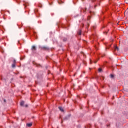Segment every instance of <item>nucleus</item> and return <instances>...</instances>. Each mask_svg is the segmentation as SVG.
Returning a JSON list of instances; mask_svg holds the SVG:
<instances>
[{
	"label": "nucleus",
	"mask_w": 128,
	"mask_h": 128,
	"mask_svg": "<svg viewBox=\"0 0 128 128\" xmlns=\"http://www.w3.org/2000/svg\"><path fill=\"white\" fill-rule=\"evenodd\" d=\"M40 50H44L46 52L50 50V48L46 46L40 47Z\"/></svg>",
	"instance_id": "f257e3e1"
},
{
	"label": "nucleus",
	"mask_w": 128,
	"mask_h": 128,
	"mask_svg": "<svg viewBox=\"0 0 128 128\" xmlns=\"http://www.w3.org/2000/svg\"><path fill=\"white\" fill-rule=\"evenodd\" d=\"M118 50H120V49L118 48V46H115V49H114V52L116 54V52H118Z\"/></svg>",
	"instance_id": "f03ea898"
},
{
	"label": "nucleus",
	"mask_w": 128,
	"mask_h": 128,
	"mask_svg": "<svg viewBox=\"0 0 128 128\" xmlns=\"http://www.w3.org/2000/svg\"><path fill=\"white\" fill-rule=\"evenodd\" d=\"M32 52H36V46H33L32 47Z\"/></svg>",
	"instance_id": "7ed1b4c3"
},
{
	"label": "nucleus",
	"mask_w": 128,
	"mask_h": 128,
	"mask_svg": "<svg viewBox=\"0 0 128 128\" xmlns=\"http://www.w3.org/2000/svg\"><path fill=\"white\" fill-rule=\"evenodd\" d=\"M24 6L25 8H26V6H30V4L26 2H25L24 4Z\"/></svg>",
	"instance_id": "20e7f679"
},
{
	"label": "nucleus",
	"mask_w": 128,
	"mask_h": 128,
	"mask_svg": "<svg viewBox=\"0 0 128 128\" xmlns=\"http://www.w3.org/2000/svg\"><path fill=\"white\" fill-rule=\"evenodd\" d=\"M59 110H60V112H64V108L62 107H59Z\"/></svg>",
	"instance_id": "39448f33"
},
{
	"label": "nucleus",
	"mask_w": 128,
	"mask_h": 128,
	"mask_svg": "<svg viewBox=\"0 0 128 128\" xmlns=\"http://www.w3.org/2000/svg\"><path fill=\"white\" fill-rule=\"evenodd\" d=\"M27 126H28V128H32V123L28 124Z\"/></svg>",
	"instance_id": "423d86ee"
},
{
	"label": "nucleus",
	"mask_w": 128,
	"mask_h": 128,
	"mask_svg": "<svg viewBox=\"0 0 128 128\" xmlns=\"http://www.w3.org/2000/svg\"><path fill=\"white\" fill-rule=\"evenodd\" d=\"M24 102L22 101L20 102V106H24Z\"/></svg>",
	"instance_id": "0eeeda50"
},
{
	"label": "nucleus",
	"mask_w": 128,
	"mask_h": 128,
	"mask_svg": "<svg viewBox=\"0 0 128 128\" xmlns=\"http://www.w3.org/2000/svg\"><path fill=\"white\" fill-rule=\"evenodd\" d=\"M81 12H86V8L85 9H82L81 10Z\"/></svg>",
	"instance_id": "6e6552de"
},
{
	"label": "nucleus",
	"mask_w": 128,
	"mask_h": 128,
	"mask_svg": "<svg viewBox=\"0 0 128 128\" xmlns=\"http://www.w3.org/2000/svg\"><path fill=\"white\" fill-rule=\"evenodd\" d=\"M78 34L79 36H82V30H79V31L78 32Z\"/></svg>",
	"instance_id": "1a4fd4ad"
},
{
	"label": "nucleus",
	"mask_w": 128,
	"mask_h": 128,
	"mask_svg": "<svg viewBox=\"0 0 128 128\" xmlns=\"http://www.w3.org/2000/svg\"><path fill=\"white\" fill-rule=\"evenodd\" d=\"M34 12H35V14H38V9H35Z\"/></svg>",
	"instance_id": "9d476101"
},
{
	"label": "nucleus",
	"mask_w": 128,
	"mask_h": 128,
	"mask_svg": "<svg viewBox=\"0 0 128 128\" xmlns=\"http://www.w3.org/2000/svg\"><path fill=\"white\" fill-rule=\"evenodd\" d=\"M99 72H102V68H100L98 69Z\"/></svg>",
	"instance_id": "9b49d317"
},
{
	"label": "nucleus",
	"mask_w": 128,
	"mask_h": 128,
	"mask_svg": "<svg viewBox=\"0 0 128 128\" xmlns=\"http://www.w3.org/2000/svg\"><path fill=\"white\" fill-rule=\"evenodd\" d=\"M90 14L92 16H94V15L95 14V13H94V12H90Z\"/></svg>",
	"instance_id": "f8f14e48"
},
{
	"label": "nucleus",
	"mask_w": 128,
	"mask_h": 128,
	"mask_svg": "<svg viewBox=\"0 0 128 128\" xmlns=\"http://www.w3.org/2000/svg\"><path fill=\"white\" fill-rule=\"evenodd\" d=\"M26 58V56H22L20 58L21 60H22Z\"/></svg>",
	"instance_id": "ddd939ff"
},
{
	"label": "nucleus",
	"mask_w": 128,
	"mask_h": 128,
	"mask_svg": "<svg viewBox=\"0 0 128 128\" xmlns=\"http://www.w3.org/2000/svg\"><path fill=\"white\" fill-rule=\"evenodd\" d=\"M36 66L37 68H42V65H40V64H37V65H36Z\"/></svg>",
	"instance_id": "4468645a"
},
{
	"label": "nucleus",
	"mask_w": 128,
	"mask_h": 128,
	"mask_svg": "<svg viewBox=\"0 0 128 128\" xmlns=\"http://www.w3.org/2000/svg\"><path fill=\"white\" fill-rule=\"evenodd\" d=\"M111 78H114V74H110Z\"/></svg>",
	"instance_id": "2eb2a0df"
},
{
	"label": "nucleus",
	"mask_w": 128,
	"mask_h": 128,
	"mask_svg": "<svg viewBox=\"0 0 128 128\" xmlns=\"http://www.w3.org/2000/svg\"><path fill=\"white\" fill-rule=\"evenodd\" d=\"M16 64V61L15 60H13V64Z\"/></svg>",
	"instance_id": "dca6fc26"
},
{
	"label": "nucleus",
	"mask_w": 128,
	"mask_h": 128,
	"mask_svg": "<svg viewBox=\"0 0 128 128\" xmlns=\"http://www.w3.org/2000/svg\"><path fill=\"white\" fill-rule=\"evenodd\" d=\"M94 38H96V36H94V35H92L91 36V38H93V40L94 39Z\"/></svg>",
	"instance_id": "f3484780"
},
{
	"label": "nucleus",
	"mask_w": 128,
	"mask_h": 128,
	"mask_svg": "<svg viewBox=\"0 0 128 128\" xmlns=\"http://www.w3.org/2000/svg\"><path fill=\"white\" fill-rule=\"evenodd\" d=\"M101 56H102V58H104V56H106V54H101Z\"/></svg>",
	"instance_id": "a211bd4d"
},
{
	"label": "nucleus",
	"mask_w": 128,
	"mask_h": 128,
	"mask_svg": "<svg viewBox=\"0 0 128 128\" xmlns=\"http://www.w3.org/2000/svg\"><path fill=\"white\" fill-rule=\"evenodd\" d=\"M68 40V38H64V39H63V41L64 42H66Z\"/></svg>",
	"instance_id": "6ab92c4d"
},
{
	"label": "nucleus",
	"mask_w": 128,
	"mask_h": 128,
	"mask_svg": "<svg viewBox=\"0 0 128 128\" xmlns=\"http://www.w3.org/2000/svg\"><path fill=\"white\" fill-rule=\"evenodd\" d=\"M68 120V117H66L64 118V120Z\"/></svg>",
	"instance_id": "aec40b11"
},
{
	"label": "nucleus",
	"mask_w": 128,
	"mask_h": 128,
	"mask_svg": "<svg viewBox=\"0 0 128 128\" xmlns=\"http://www.w3.org/2000/svg\"><path fill=\"white\" fill-rule=\"evenodd\" d=\"M16 64H13L12 66V68H16Z\"/></svg>",
	"instance_id": "412c9836"
},
{
	"label": "nucleus",
	"mask_w": 128,
	"mask_h": 128,
	"mask_svg": "<svg viewBox=\"0 0 128 128\" xmlns=\"http://www.w3.org/2000/svg\"><path fill=\"white\" fill-rule=\"evenodd\" d=\"M22 24L21 26H19V28H22Z\"/></svg>",
	"instance_id": "4be33fe9"
},
{
	"label": "nucleus",
	"mask_w": 128,
	"mask_h": 128,
	"mask_svg": "<svg viewBox=\"0 0 128 128\" xmlns=\"http://www.w3.org/2000/svg\"><path fill=\"white\" fill-rule=\"evenodd\" d=\"M39 8H42V4H39Z\"/></svg>",
	"instance_id": "5701e85b"
},
{
	"label": "nucleus",
	"mask_w": 128,
	"mask_h": 128,
	"mask_svg": "<svg viewBox=\"0 0 128 128\" xmlns=\"http://www.w3.org/2000/svg\"><path fill=\"white\" fill-rule=\"evenodd\" d=\"M90 20V16H89L88 17V20Z\"/></svg>",
	"instance_id": "b1692460"
},
{
	"label": "nucleus",
	"mask_w": 128,
	"mask_h": 128,
	"mask_svg": "<svg viewBox=\"0 0 128 128\" xmlns=\"http://www.w3.org/2000/svg\"><path fill=\"white\" fill-rule=\"evenodd\" d=\"M88 128H92V125L89 124V125L88 126Z\"/></svg>",
	"instance_id": "393cba45"
},
{
	"label": "nucleus",
	"mask_w": 128,
	"mask_h": 128,
	"mask_svg": "<svg viewBox=\"0 0 128 128\" xmlns=\"http://www.w3.org/2000/svg\"><path fill=\"white\" fill-rule=\"evenodd\" d=\"M104 34H108V32H104Z\"/></svg>",
	"instance_id": "a878e982"
},
{
	"label": "nucleus",
	"mask_w": 128,
	"mask_h": 128,
	"mask_svg": "<svg viewBox=\"0 0 128 128\" xmlns=\"http://www.w3.org/2000/svg\"><path fill=\"white\" fill-rule=\"evenodd\" d=\"M33 64H36V63L35 62H33Z\"/></svg>",
	"instance_id": "bb28decb"
},
{
	"label": "nucleus",
	"mask_w": 128,
	"mask_h": 128,
	"mask_svg": "<svg viewBox=\"0 0 128 128\" xmlns=\"http://www.w3.org/2000/svg\"><path fill=\"white\" fill-rule=\"evenodd\" d=\"M74 104H76V100H74Z\"/></svg>",
	"instance_id": "cd10ccee"
},
{
	"label": "nucleus",
	"mask_w": 128,
	"mask_h": 128,
	"mask_svg": "<svg viewBox=\"0 0 128 128\" xmlns=\"http://www.w3.org/2000/svg\"><path fill=\"white\" fill-rule=\"evenodd\" d=\"M107 126H108V128L109 126H110V124L107 125Z\"/></svg>",
	"instance_id": "c85d7f7f"
},
{
	"label": "nucleus",
	"mask_w": 128,
	"mask_h": 128,
	"mask_svg": "<svg viewBox=\"0 0 128 128\" xmlns=\"http://www.w3.org/2000/svg\"><path fill=\"white\" fill-rule=\"evenodd\" d=\"M50 74V71L48 72V74Z\"/></svg>",
	"instance_id": "c756f323"
},
{
	"label": "nucleus",
	"mask_w": 128,
	"mask_h": 128,
	"mask_svg": "<svg viewBox=\"0 0 128 128\" xmlns=\"http://www.w3.org/2000/svg\"><path fill=\"white\" fill-rule=\"evenodd\" d=\"M16 2H18V4H20V2H18V0H16Z\"/></svg>",
	"instance_id": "7c9ffc66"
},
{
	"label": "nucleus",
	"mask_w": 128,
	"mask_h": 128,
	"mask_svg": "<svg viewBox=\"0 0 128 128\" xmlns=\"http://www.w3.org/2000/svg\"><path fill=\"white\" fill-rule=\"evenodd\" d=\"M96 0H92V2H96Z\"/></svg>",
	"instance_id": "2f4dec72"
},
{
	"label": "nucleus",
	"mask_w": 128,
	"mask_h": 128,
	"mask_svg": "<svg viewBox=\"0 0 128 128\" xmlns=\"http://www.w3.org/2000/svg\"><path fill=\"white\" fill-rule=\"evenodd\" d=\"M4 102H6V100H4Z\"/></svg>",
	"instance_id": "473e14b6"
},
{
	"label": "nucleus",
	"mask_w": 128,
	"mask_h": 128,
	"mask_svg": "<svg viewBox=\"0 0 128 128\" xmlns=\"http://www.w3.org/2000/svg\"><path fill=\"white\" fill-rule=\"evenodd\" d=\"M26 108H28V105L25 106Z\"/></svg>",
	"instance_id": "72a5a7b5"
},
{
	"label": "nucleus",
	"mask_w": 128,
	"mask_h": 128,
	"mask_svg": "<svg viewBox=\"0 0 128 128\" xmlns=\"http://www.w3.org/2000/svg\"><path fill=\"white\" fill-rule=\"evenodd\" d=\"M94 64H96V61H94Z\"/></svg>",
	"instance_id": "f704fd0d"
},
{
	"label": "nucleus",
	"mask_w": 128,
	"mask_h": 128,
	"mask_svg": "<svg viewBox=\"0 0 128 128\" xmlns=\"http://www.w3.org/2000/svg\"><path fill=\"white\" fill-rule=\"evenodd\" d=\"M64 123V120H62V124Z\"/></svg>",
	"instance_id": "c9c22d12"
},
{
	"label": "nucleus",
	"mask_w": 128,
	"mask_h": 128,
	"mask_svg": "<svg viewBox=\"0 0 128 128\" xmlns=\"http://www.w3.org/2000/svg\"><path fill=\"white\" fill-rule=\"evenodd\" d=\"M102 114H104V112H102Z\"/></svg>",
	"instance_id": "e433bc0d"
},
{
	"label": "nucleus",
	"mask_w": 128,
	"mask_h": 128,
	"mask_svg": "<svg viewBox=\"0 0 128 128\" xmlns=\"http://www.w3.org/2000/svg\"><path fill=\"white\" fill-rule=\"evenodd\" d=\"M103 80H104V77H102Z\"/></svg>",
	"instance_id": "4c0bfd02"
},
{
	"label": "nucleus",
	"mask_w": 128,
	"mask_h": 128,
	"mask_svg": "<svg viewBox=\"0 0 128 128\" xmlns=\"http://www.w3.org/2000/svg\"><path fill=\"white\" fill-rule=\"evenodd\" d=\"M88 26H90V24H88Z\"/></svg>",
	"instance_id": "58836bf2"
},
{
	"label": "nucleus",
	"mask_w": 128,
	"mask_h": 128,
	"mask_svg": "<svg viewBox=\"0 0 128 128\" xmlns=\"http://www.w3.org/2000/svg\"><path fill=\"white\" fill-rule=\"evenodd\" d=\"M89 70H92V68H90Z\"/></svg>",
	"instance_id": "ea45409f"
},
{
	"label": "nucleus",
	"mask_w": 128,
	"mask_h": 128,
	"mask_svg": "<svg viewBox=\"0 0 128 128\" xmlns=\"http://www.w3.org/2000/svg\"><path fill=\"white\" fill-rule=\"evenodd\" d=\"M83 73H84V74H86V72H84Z\"/></svg>",
	"instance_id": "a19ab883"
},
{
	"label": "nucleus",
	"mask_w": 128,
	"mask_h": 128,
	"mask_svg": "<svg viewBox=\"0 0 128 128\" xmlns=\"http://www.w3.org/2000/svg\"><path fill=\"white\" fill-rule=\"evenodd\" d=\"M95 127H96V128H98L96 127V125H95Z\"/></svg>",
	"instance_id": "79ce46f5"
},
{
	"label": "nucleus",
	"mask_w": 128,
	"mask_h": 128,
	"mask_svg": "<svg viewBox=\"0 0 128 128\" xmlns=\"http://www.w3.org/2000/svg\"><path fill=\"white\" fill-rule=\"evenodd\" d=\"M96 50H98V48H96Z\"/></svg>",
	"instance_id": "37998d69"
},
{
	"label": "nucleus",
	"mask_w": 128,
	"mask_h": 128,
	"mask_svg": "<svg viewBox=\"0 0 128 128\" xmlns=\"http://www.w3.org/2000/svg\"><path fill=\"white\" fill-rule=\"evenodd\" d=\"M74 76H76V74L74 75Z\"/></svg>",
	"instance_id": "c03bdc74"
},
{
	"label": "nucleus",
	"mask_w": 128,
	"mask_h": 128,
	"mask_svg": "<svg viewBox=\"0 0 128 128\" xmlns=\"http://www.w3.org/2000/svg\"><path fill=\"white\" fill-rule=\"evenodd\" d=\"M96 78H98V77H96Z\"/></svg>",
	"instance_id": "a18cd8bd"
},
{
	"label": "nucleus",
	"mask_w": 128,
	"mask_h": 128,
	"mask_svg": "<svg viewBox=\"0 0 128 128\" xmlns=\"http://www.w3.org/2000/svg\"><path fill=\"white\" fill-rule=\"evenodd\" d=\"M114 97L113 98V100H114Z\"/></svg>",
	"instance_id": "49530a36"
},
{
	"label": "nucleus",
	"mask_w": 128,
	"mask_h": 128,
	"mask_svg": "<svg viewBox=\"0 0 128 128\" xmlns=\"http://www.w3.org/2000/svg\"><path fill=\"white\" fill-rule=\"evenodd\" d=\"M96 6H95V8Z\"/></svg>",
	"instance_id": "de8ad7c7"
}]
</instances>
